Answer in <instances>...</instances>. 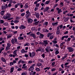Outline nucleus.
Segmentation results:
<instances>
[{
  "instance_id": "58836bf2",
  "label": "nucleus",
  "mask_w": 75,
  "mask_h": 75,
  "mask_svg": "<svg viewBox=\"0 0 75 75\" xmlns=\"http://www.w3.org/2000/svg\"><path fill=\"white\" fill-rule=\"evenodd\" d=\"M4 21L3 20H0V23L1 24H3L4 23Z\"/></svg>"
},
{
  "instance_id": "69168bd1",
  "label": "nucleus",
  "mask_w": 75,
  "mask_h": 75,
  "mask_svg": "<svg viewBox=\"0 0 75 75\" xmlns=\"http://www.w3.org/2000/svg\"><path fill=\"white\" fill-rule=\"evenodd\" d=\"M13 64H16L17 63V61H16V60H13Z\"/></svg>"
},
{
  "instance_id": "412c9836",
  "label": "nucleus",
  "mask_w": 75,
  "mask_h": 75,
  "mask_svg": "<svg viewBox=\"0 0 75 75\" xmlns=\"http://www.w3.org/2000/svg\"><path fill=\"white\" fill-rule=\"evenodd\" d=\"M9 57H13L14 58V57H15V55L12 54H10L9 55Z\"/></svg>"
},
{
  "instance_id": "dca6fc26",
  "label": "nucleus",
  "mask_w": 75,
  "mask_h": 75,
  "mask_svg": "<svg viewBox=\"0 0 75 75\" xmlns=\"http://www.w3.org/2000/svg\"><path fill=\"white\" fill-rule=\"evenodd\" d=\"M50 9V7H46L43 11L44 12H45L46 11H47Z\"/></svg>"
},
{
  "instance_id": "052dcab7",
  "label": "nucleus",
  "mask_w": 75,
  "mask_h": 75,
  "mask_svg": "<svg viewBox=\"0 0 75 75\" xmlns=\"http://www.w3.org/2000/svg\"><path fill=\"white\" fill-rule=\"evenodd\" d=\"M13 18H14L13 17H12L8 19V20H12V19H13Z\"/></svg>"
},
{
  "instance_id": "c03bdc74",
  "label": "nucleus",
  "mask_w": 75,
  "mask_h": 75,
  "mask_svg": "<svg viewBox=\"0 0 75 75\" xmlns=\"http://www.w3.org/2000/svg\"><path fill=\"white\" fill-rule=\"evenodd\" d=\"M61 48L62 49H63V50H64V49L65 48V46L63 45Z\"/></svg>"
},
{
  "instance_id": "09e8293b",
  "label": "nucleus",
  "mask_w": 75,
  "mask_h": 75,
  "mask_svg": "<svg viewBox=\"0 0 75 75\" xmlns=\"http://www.w3.org/2000/svg\"><path fill=\"white\" fill-rule=\"evenodd\" d=\"M40 6V4H37L36 5V7H38Z\"/></svg>"
},
{
  "instance_id": "4d7b16f0",
  "label": "nucleus",
  "mask_w": 75,
  "mask_h": 75,
  "mask_svg": "<svg viewBox=\"0 0 75 75\" xmlns=\"http://www.w3.org/2000/svg\"><path fill=\"white\" fill-rule=\"evenodd\" d=\"M3 18L4 19H7V17H6V16H3Z\"/></svg>"
},
{
  "instance_id": "7c9ffc66",
  "label": "nucleus",
  "mask_w": 75,
  "mask_h": 75,
  "mask_svg": "<svg viewBox=\"0 0 75 75\" xmlns=\"http://www.w3.org/2000/svg\"><path fill=\"white\" fill-rule=\"evenodd\" d=\"M51 71L52 72L55 71H56V69H55V68H53L51 69Z\"/></svg>"
},
{
  "instance_id": "37998d69",
  "label": "nucleus",
  "mask_w": 75,
  "mask_h": 75,
  "mask_svg": "<svg viewBox=\"0 0 75 75\" xmlns=\"http://www.w3.org/2000/svg\"><path fill=\"white\" fill-rule=\"evenodd\" d=\"M38 23H39V21H38L35 23L34 24H35V25H38Z\"/></svg>"
},
{
  "instance_id": "c756f323",
  "label": "nucleus",
  "mask_w": 75,
  "mask_h": 75,
  "mask_svg": "<svg viewBox=\"0 0 75 75\" xmlns=\"http://www.w3.org/2000/svg\"><path fill=\"white\" fill-rule=\"evenodd\" d=\"M13 23H19V20H15L13 21Z\"/></svg>"
},
{
  "instance_id": "ea45409f",
  "label": "nucleus",
  "mask_w": 75,
  "mask_h": 75,
  "mask_svg": "<svg viewBox=\"0 0 75 75\" xmlns=\"http://www.w3.org/2000/svg\"><path fill=\"white\" fill-rule=\"evenodd\" d=\"M52 42L54 44H57V40H54L52 41Z\"/></svg>"
},
{
  "instance_id": "6ab92c4d",
  "label": "nucleus",
  "mask_w": 75,
  "mask_h": 75,
  "mask_svg": "<svg viewBox=\"0 0 75 75\" xmlns=\"http://www.w3.org/2000/svg\"><path fill=\"white\" fill-rule=\"evenodd\" d=\"M40 38H44V35L43 34L41 33L40 34Z\"/></svg>"
},
{
  "instance_id": "f8f14e48",
  "label": "nucleus",
  "mask_w": 75,
  "mask_h": 75,
  "mask_svg": "<svg viewBox=\"0 0 75 75\" xmlns=\"http://www.w3.org/2000/svg\"><path fill=\"white\" fill-rule=\"evenodd\" d=\"M1 1L3 2H6V1H9V3H11L12 2V0H2Z\"/></svg>"
},
{
  "instance_id": "5701e85b",
  "label": "nucleus",
  "mask_w": 75,
  "mask_h": 75,
  "mask_svg": "<svg viewBox=\"0 0 75 75\" xmlns=\"http://www.w3.org/2000/svg\"><path fill=\"white\" fill-rule=\"evenodd\" d=\"M4 11H1L0 13V14L2 16H3L4 15Z\"/></svg>"
},
{
  "instance_id": "2eb2a0df",
  "label": "nucleus",
  "mask_w": 75,
  "mask_h": 75,
  "mask_svg": "<svg viewBox=\"0 0 75 75\" xmlns=\"http://www.w3.org/2000/svg\"><path fill=\"white\" fill-rule=\"evenodd\" d=\"M36 16L37 18H40V13H37L36 14Z\"/></svg>"
},
{
  "instance_id": "6e6d98bb",
  "label": "nucleus",
  "mask_w": 75,
  "mask_h": 75,
  "mask_svg": "<svg viewBox=\"0 0 75 75\" xmlns=\"http://www.w3.org/2000/svg\"><path fill=\"white\" fill-rule=\"evenodd\" d=\"M7 45L8 47H9L11 46V44L10 43H8Z\"/></svg>"
},
{
  "instance_id": "a18cd8bd",
  "label": "nucleus",
  "mask_w": 75,
  "mask_h": 75,
  "mask_svg": "<svg viewBox=\"0 0 75 75\" xmlns=\"http://www.w3.org/2000/svg\"><path fill=\"white\" fill-rule=\"evenodd\" d=\"M10 48L9 47H8L7 46L6 48V51H7V50H10Z\"/></svg>"
},
{
  "instance_id": "a19ab883",
  "label": "nucleus",
  "mask_w": 75,
  "mask_h": 75,
  "mask_svg": "<svg viewBox=\"0 0 75 75\" xmlns=\"http://www.w3.org/2000/svg\"><path fill=\"white\" fill-rule=\"evenodd\" d=\"M4 25H5L6 26H7V25H8V23L7 22H5L4 23Z\"/></svg>"
},
{
  "instance_id": "a211bd4d",
  "label": "nucleus",
  "mask_w": 75,
  "mask_h": 75,
  "mask_svg": "<svg viewBox=\"0 0 75 75\" xmlns=\"http://www.w3.org/2000/svg\"><path fill=\"white\" fill-rule=\"evenodd\" d=\"M13 35L12 34H9L7 36V39H8V38H11V37H12V36Z\"/></svg>"
},
{
  "instance_id": "9b49d317",
  "label": "nucleus",
  "mask_w": 75,
  "mask_h": 75,
  "mask_svg": "<svg viewBox=\"0 0 75 75\" xmlns=\"http://www.w3.org/2000/svg\"><path fill=\"white\" fill-rule=\"evenodd\" d=\"M29 35H30V36H32L34 38H36V36H35V35L33 33H31Z\"/></svg>"
},
{
  "instance_id": "f3484780",
  "label": "nucleus",
  "mask_w": 75,
  "mask_h": 75,
  "mask_svg": "<svg viewBox=\"0 0 75 75\" xmlns=\"http://www.w3.org/2000/svg\"><path fill=\"white\" fill-rule=\"evenodd\" d=\"M33 21V19H28V23H31Z\"/></svg>"
},
{
  "instance_id": "39448f33",
  "label": "nucleus",
  "mask_w": 75,
  "mask_h": 75,
  "mask_svg": "<svg viewBox=\"0 0 75 75\" xmlns=\"http://www.w3.org/2000/svg\"><path fill=\"white\" fill-rule=\"evenodd\" d=\"M29 56L30 57H33L35 55V53L33 52L32 53L31 52H29Z\"/></svg>"
},
{
  "instance_id": "0eeeda50",
  "label": "nucleus",
  "mask_w": 75,
  "mask_h": 75,
  "mask_svg": "<svg viewBox=\"0 0 75 75\" xmlns=\"http://www.w3.org/2000/svg\"><path fill=\"white\" fill-rule=\"evenodd\" d=\"M46 48H45V50L47 52H50V50H49V49L50 48V46H47Z\"/></svg>"
},
{
  "instance_id": "393cba45",
  "label": "nucleus",
  "mask_w": 75,
  "mask_h": 75,
  "mask_svg": "<svg viewBox=\"0 0 75 75\" xmlns=\"http://www.w3.org/2000/svg\"><path fill=\"white\" fill-rule=\"evenodd\" d=\"M18 38V40H23V39H24V38H23V37L20 36Z\"/></svg>"
},
{
  "instance_id": "20e7f679",
  "label": "nucleus",
  "mask_w": 75,
  "mask_h": 75,
  "mask_svg": "<svg viewBox=\"0 0 75 75\" xmlns=\"http://www.w3.org/2000/svg\"><path fill=\"white\" fill-rule=\"evenodd\" d=\"M11 42L13 44H14L15 42L16 43H17V39L16 38L13 39L11 40Z\"/></svg>"
},
{
  "instance_id": "f704fd0d",
  "label": "nucleus",
  "mask_w": 75,
  "mask_h": 75,
  "mask_svg": "<svg viewBox=\"0 0 75 75\" xmlns=\"http://www.w3.org/2000/svg\"><path fill=\"white\" fill-rule=\"evenodd\" d=\"M35 70L36 71H40V69L38 68H36L35 69Z\"/></svg>"
},
{
  "instance_id": "72a5a7b5",
  "label": "nucleus",
  "mask_w": 75,
  "mask_h": 75,
  "mask_svg": "<svg viewBox=\"0 0 75 75\" xmlns=\"http://www.w3.org/2000/svg\"><path fill=\"white\" fill-rule=\"evenodd\" d=\"M50 69V67H46L45 68H44V70H46V69H47V70H49Z\"/></svg>"
},
{
  "instance_id": "0e129e2a",
  "label": "nucleus",
  "mask_w": 75,
  "mask_h": 75,
  "mask_svg": "<svg viewBox=\"0 0 75 75\" xmlns=\"http://www.w3.org/2000/svg\"><path fill=\"white\" fill-rule=\"evenodd\" d=\"M20 19V17H16V20H19Z\"/></svg>"
},
{
  "instance_id": "4468645a",
  "label": "nucleus",
  "mask_w": 75,
  "mask_h": 75,
  "mask_svg": "<svg viewBox=\"0 0 75 75\" xmlns=\"http://www.w3.org/2000/svg\"><path fill=\"white\" fill-rule=\"evenodd\" d=\"M6 16L7 19V18H10V17L11 16V15H10V14L9 13H7L6 15Z\"/></svg>"
},
{
  "instance_id": "49530a36",
  "label": "nucleus",
  "mask_w": 75,
  "mask_h": 75,
  "mask_svg": "<svg viewBox=\"0 0 75 75\" xmlns=\"http://www.w3.org/2000/svg\"><path fill=\"white\" fill-rule=\"evenodd\" d=\"M64 44H65V42H63L61 43L60 45V47H61V46H62V45H64Z\"/></svg>"
},
{
  "instance_id": "aec40b11",
  "label": "nucleus",
  "mask_w": 75,
  "mask_h": 75,
  "mask_svg": "<svg viewBox=\"0 0 75 75\" xmlns=\"http://www.w3.org/2000/svg\"><path fill=\"white\" fill-rule=\"evenodd\" d=\"M17 50H15L13 52V54H14V55H15V56H17V53H16V52H17Z\"/></svg>"
},
{
  "instance_id": "ddd939ff",
  "label": "nucleus",
  "mask_w": 75,
  "mask_h": 75,
  "mask_svg": "<svg viewBox=\"0 0 75 75\" xmlns=\"http://www.w3.org/2000/svg\"><path fill=\"white\" fill-rule=\"evenodd\" d=\"M1 61L4 62H6V60L5 58L4 57H2L1 58Z\"/></svg>"
},
{
  "instance_id": "774afa93",
  "label": "nucleus",
  "mask_w": 75,
  "mask_h": 75,
  "mask_svg": "<svg viewBox=\"0 0 75 75\" xmlns=\"http://www.w3.org/2000/svg\"><path fill=\"white\" fill-rule=\"evenodd\" d=\"M42 57L43 58H45V54H43L42 55Z\"/></svg>"
},
{
  "instance_id": "603ef678",
  "label": "nucleus",
  "mask_w": 75,
  "mask_h": 75,
  "mask_svg": "<svg viewBox=\"0 0 75 75\" xmlns=\"http://www.w3.org/2000/svg\"><path fill=\"white\" fill-rule=\"evenodd\" d=\"M24 51H25V50L24 49H22L21 50V53H23V52H24Z\"/></svg>"
},
{
  "instance_id": "f257e3e1",
  "label": "nucleus",
  "mask_w": 75,
  "mask_h": 75,
  "mask_svg": "<svg viewBox=\"0 0 75 75\" xmlns=\"http://www.w3.org/2000/svg\"><path fill=\"white\" fill-rule=\"evenodd\" d=\"M35 66V64H34L30 66V68H29L28 69L29 71H32V70H34V67Z\"/></svg>"
},
{
  "instance_id": "3c124183",
  "label": "nucleus",
  "mask_w": 75,
  "mask_h": 75,
  "mask_svg": "<svg viewBox=\"0 0 75 75\" xmlns=\"http://www.w3.org/2000/svg\"><path fill=\"white\" fill-rule=\"evenodd\" d=\"M37 65L38 67L41 66V65H42V64H41V63H38L37 64Z\"/></svg>"
},
{
  "instance_id": "b1692460",
  "label": "nucleus",
  "mask_w": 75,
  "mask_h": 75,
  "mask_svg": "<svg viewBox=\"0 0 75 75\" xmlns=\"http://www.w3.org/2000/svg\"><path fill=\"white\" fill-rule=\"evenodd\" d=\"M30 45V44L29 43L27 42L24 45V47H25V46H29Z\"/></svg>"
},
{
  "instance_id": "f03ea898",
  "label": "nucleus",
  "mask_w": 75,
  "mask_h": 75,
  "mask_svg": "<svg viewBox=\"0 0 75 75\" xmlns=\"http://www.w3.org/2000/svg\"><path fill=\"white\" fill-rule=\"evenodd\" d=\"M67 49L68 50L69 52H73L74 51V48L70 47H68Z\"/></svg>"
},
{
  "instance_id": "cd10ccee",
  "label": "nucleus",
  "mask_w": 75,
  "mask_h": 75,
  "mask_svg": "<svg viewBox=\"0 0 75 75\" xmlns=\"http://www.w3.org/2000/svg\"><path fill=\"white\" fill-rule=\"evenodd\" d=\"M6 8V7L4 6H2V10H5Z\"/></svg>"
},
{
  "instance_id": "8fccbe9b",
  "label": "nucleus",
  "mask_w": 75,
  "mask_h": 75,
  "mask_svg": "<svg viewBox=\"0 0 75 75\" xmlns=\"http://www.w3.org/2000/svg\"><path fill=\"white\" fill-rule=\"evenodd\" d=\"M59 53V52L58 50L56 51L55 52V54H58Z\"/></svg>"
},
{
  "instance_id": "4c0bfd02",
  "label": "nucleus",
  "mask_w": 75,
  "mask_h": 75,
  "mask_svg": "<svg viewBox=\"0 0 75 75\" xmlns=\"http://www.w3.org/2000/svg\"><path fill=\"white\" fill-rule=\"evenodd\" d=\"M41 50V48L39 47V48L36 50V52H38V51H40Z\"/></svg>"
},
{
  "instance_id": "4be33fe9",
  "label": "nucleus",
  "mask_w": 75,
  "mask_h": 75,
  "mask_svg": "<svg viewBox=\"0 0 75 75\" xmlns=\"http://www.w3.org/2000/svg\"><path fill=\"white\" fill-rule=\"evenodd\" d=\"M53 46L54 47H57V48H59V46L57 44H54L53 45Z\"/></svg>"
},
{
  "instance_id": "79ce46f5",
  "label": "nucleus",
  "mask_w": 75,
  "mask_h": 75,
  "mask_svg": "<svg viewBox=\"0 0 75 75\" xmlns=\"http://www.w3.org/2000/svg\"><path fill=\"white\" fill-rule=\"evenodd\" d=\"M24 7L25 8H27L28 7V6L27 4H25Z\"/></svg>"
},
{
  "instance_id": "c9c22d12",
  "label": "nucleus",
  "mask_w": 75,
  "mask_h": 75,
  "mask_svg": "<svg viewBox=\"0 0 75 75\" xmlns=\"http://www.w3.org/2000/svg\"><path fill=\"white\" fill-rule=\"evenodd\" d=\"M50 1H47L45 3V4H49V3H50Z\"/></svg>"
},
{
  "instance_id": "e433bc0d",
  "label": "nucleus",
  "mask_w": 75,
  "mask_h": 75,
  "mask_svg": "<svg viewBox=\"0 0 75 75\" xmlns=\"http://www.w3.org/2000/svg\"><path fill=\"white\" fill-rule=\"evenodd\" d=\"M67 57V56L63 57L62 59V60H64V59H66Z\"/></svg>"
},
{
  "instance_id": "13d9d810",
  "label": "nucleus",
  "mask_w": 75,
  "mask_h": 75,
  "mask_svg": "<svg viewBox=\"0 0 75 75\" xmlns=\"http://www.w3.org/2000/svg\"><path fill=\"white\" fill-rule=\"evenodd\" d=\"M64 36V38H68L69 37V36H68V35Z\"/></svg>"
},
{
  "instance_id": "1a4fd4ad",
  "label": "nucleus",
  "mask_w": 75,
  "mask_h": 75,
  "mask_svg": "<svg viewBox=\"0 0 75 75\" xmlns=\"http://www.w3.org/2000/svg\"><path fill=\"white\" fill-rule=\"evenodd\" d=\"M26 65V64H23L22 67V69H27V67Z\"/></svg>"
},
{
  "instance_id": "6e6552de",
  "label": "nucleus",
  "mask_w": 75,
  "mask_h": 75,
  "mask_svg": "<svg viewBox=\"0 0 75 75\" xmlns=\"http://www.w3.org/2000/svg\"><path fill=\"white\" fill-rule=\"evenodd\" d=\"M44 43L43 44V45H44L45 47L47 44H48V41L47 40H45L43 41Z\"/></svg>"
},
{
  "instance_id": "2f4dec72",
  "label": "nucleus",
  "mask_w": 75,
  "mask_h": 75,
  "mask_svg": "<svg viewBox=\"0 0 75 75\" xmlns=\"http://www.w3.org/2000/svg\"><path fill=\"white\" fill-rule=\"evenodd\" d=\"M59 33H60V31L59 30H57L56 32L57 34V35H58V34H59Z\"/></svg>"
},
{
  "instance_id": "5fc2aeb1",
  "label": "nucleus",
  "mask_w": 75,
  "mask_h": 75,
  "mask_svg": "<svg viewBox=\"0 0 75 75\" xmlns=\"http://www.w3.org/2000/svg\"><path fill=\"white\" fill-rule=\"evenodd\" d=\"M21 63L22 64H25V63H26V62H25L23 60H22Z\"/></svg>"
},
{
  "instance_id": "9d476101",
  "label": "nucleus",
  "mask_w": 75,
  "mask_h": 75,
  "mask_svg": "<svg viewBox=\"0 0 75 75\" xmlns=\"http://www.w3.org/2000/svg\"><path fill=\"white\" fill-rule=\"evenodd\" d=\"M58 22H53L52 23V24L53 26H56L58 25Z\"/></svg>"
},
{
  "instance_id": "473e14b6",
  "label": "nucleus",
  "mask_w": 75,
  "mask_h": 75,
  "mask_svg": "<svg viewBox=\"0 0 75 75\" xmlns=\"http://www.w3.org/2000/svg\"><path fill=\"white\" fill-rule=\"evenodd\" d=\"M42 31H44L45 32H46L47 31V32H48V30H47V29H44L42 30Z\"/></svg>"
},
{
  "instance_id": "a878e982",
  "label": "nucleus",
  "mask_w": 75,
  "mask_h": 75,
  "mask_svg": "<svg viewBox=\"0 0 75 75\" xmlns=\"http://www.w3.org/2000/svg\"><path fill=\"white\" fill-rule=\"evenodd\" d=\"M14 67H12L11 68V71H10L11 73H12L14 71Z\"/></svg>"
},
{
  "instance_id": "423d86ee",
  "label": "nucleus",
  "mask_w": 75,
  "mask_h": 75,
  "mask_svg": "<svg viewBox=\"0 0 75 75\" xmlns=\"http://www.w3.org/2000/svg\"><path fill=\"white\" fill-rule=\"evenodd\" d=\"M25 28H26V27L23 25H21V26L19 27L20 30H23V29H25Z\"/></svg>"
},
{
  "instance_id": "338daca9",
  "label": "nucleus",
  "mask_w": 75,
  "mask_h": 75,
  "mask_svg": "<svg viewBox=\"0 0 75 75\" xmlns=\"http://www.w3.org/2000/svg\"><path fill=\"white\" fill-rule=\"evenodd\" d=\"M25 13H23L21 14V16H24V15H25Z\"/></svg>"
},
{
  "instance_id": "de8ad7c7",
  "label": "nucleus",
  "mask_w": 75,
  "mask_h": 75,
  "mask_svg": "<svg viewBox=\"0 0 75 75\" xmlns=\"http://www.w3.org/2000/svg\"><path fill=\"white\" fill-rule=\"evenodd\" d=\"M51 35V33H48V34L47 35V37H50Z\"/></svg>"
},
{
  "instance_id": "bf43d9fd",
  "label": "nucleus",
  "mask_w": 75,
  "mask_h": 75,
  "mask_svg": "<svg viewBox=\"0 0 75 75\" xmlns=\"http://www.w3.org/2000/svg\"><path fill=\"white\" fill-rule=\"evenodd\" d=\"M67 13H68V11H64L63 12V13L64 14H65Z\"/></svg>"
},
{
  "instance_id": "7ed1b4c3",
  "label": "nucleus",
  "mask_w": 75,
  "mask_h": 75,
  "mask_svg": "<svg viewBox=\"0 0 75 75\" xmlns=\"http://www.w3.org/2000/svg\"><path fill=\"white\" fill-rule=\"evenodd\" d=\"M26 14L25 17L26 18H28L31 15V13L29 12V10H28L26 12Z\"/></svg>"
},
{
  "instance_id": "bb28decb",
  "label": "nucleus",
  "mask_w": 75,
  "mask_h": 75,
  "mask_svg": "<svg viewBox=\"0 0 75 75\" xmlns=\"http://www.w3.org/2000/svg\"><path fill=\"white\" fill-rule=\"evenodd\" d=\"M62 11L61 10V9H59V10L58 11V14H60V13H62Z\"/></svg>"
},
{
  "instance_id": "680f3d73",
  "label": "nucleus",
  "mask_w": 75,
  "mask_h": 75,
  "mask_svg": "<svg viewBox=\"0 0 75 75\" xmlns=\"http://www.w3.org/2000/svg\"><path fill=\"white\" fill-rule=\"evenodd\" d=\"M14 64H13V63L12 62H10V64H9V65L10 66H11L12 65H13Z\"/></svg>"
},
{
  "instance_id": "864d4df0",
  "label": "nucleus",
  "mask_w": 75,
  "mask_h": 75,
  "mask_svg": "<svg viewBox=\"0 0 75 75\" xmlns=\"http://www.w3.org/2000/svg\"><path fill=\"white\" fill-rule=\"evenodd\" d=\"M55 62H53L52 63V66H54V65H55Z\"/></svg>"
},
{
  "instance_id": "e2e57ef3",
  "label": "nucleus",
  "mask_w": 75,
  "mask_h": 75,
  "mask_svg": "<svg viewBox=\"0 0 75 75\" xmlns=\"http://www.w3.org/2000/svg\"><path fill=\"white\" fill-rule=\"evenodd\" d=\"M71 40V38H67V41H70V40Z\"/></svg>"
},
{
  "instance_id": "c85d7f7f",
  "label": "nucleus",
  "mask_w": 75,
  "mask_h": 75,
  "mask_svg": "<svg viewBox=\"0 0 75 75\" xmlns=\"http://www.w3.org/2000/svg\"><path fill=\"white\" fill-rule=\"evenodd\" d=\"M48 22H46L44 24V25H46V26H47L48 25Z\"/></svg>"
}]
</instances>
